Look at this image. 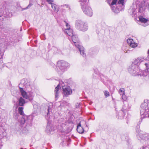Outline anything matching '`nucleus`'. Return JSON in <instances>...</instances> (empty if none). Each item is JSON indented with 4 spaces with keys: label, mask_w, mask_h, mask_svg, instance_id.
I'll return each instance as SVG.
<instances>
[{
    "label": "nucleus",
    "mask_w": 149,
    "mask_h": 149,
    "mask_svg": "<svg viewBox=\"0 0 149 149\" xmlns=\"http://www.w3.org/2000/svg\"><path fill=\"white\" fill-rule=\"evenodd\" d=\"M57 65L62 72L65 70L67 67H69L70 66L69 63L63 60H61L58 61Z\"/></svg>",
    "instance_id": "nucleus-5"
},
{
    "label": "nucleus",
    "mask_w": 149,
    "mask_h": 149,
    "mask_svg": "<svg viewBox=\"0 0 149 149\" xmlns=\"http://www.w3.org/2000/svg\"><path fill=\"white\" fill-rule=\"evenodd\" d=\"M54 131V129L52 125L48 122L46 127V132L48 134H53Z\"/></svg>",
    "instance_id": "nucleus-12"
},
{
    "label": "nucleus",
    "mask_w": 149,
    "mask_h": 149,
    "mask_svg": "<svg viewBox=\"0 0 149 149\" xmlns=\"http://www.w3.org/2000/svg\"><path fill=\"white\" fill-rule=\"evenodd\" d=\"M148 54L149 55V49H148Z\"/></svg>",
    "instance_id": "nucleus-39"
},
{
    "label": "nucleus",
    "mask_w": 149,
    "mask_h": 149,
    "mask_svg": "<svg viewBox=\"0 0 149 149\" xmlns=\"http://www.w3.org/2000/svg\"><path fill=\"white\" fill-rule=\"evenodd\" d=\"M19 122L21 125H23L25 124L26 126L28 127L30 126L31 124V121L28 119V116L26 115H23L19 120Z\"/></svg>",
    "instance_id": "nucleus-7"
},
{
    "label": "nucleus",
    "mask_w": 149,
    "mask_h": 149,
    "mask_svg": "<svg viewBox=\"0 0 149 149\" xmlns=\"http://www.w3.org/2000/svg\"><path fill=\"white\" fill-rule=\"evenodd\" d=\"M142 62L144 63L146 66V70L147 72H149V61L146 58L142 57H139L134 60L128 68V72L134 76L140 74V73L141 71L139 65Z\"/></svg>",
    "instance_id": "nucleus-1"
},
{
    "label": "nucleus",
    "mask_w": 149,
    "mask_h": 149,
    "mask_svg": "<svg viewBox=\"0 0 149 149\" xmlns=\"http://www.w3.org/2000/svg\"><path fill=\"white\" fill-rule=\"evenodd\" d=\"M30 127V126L28 127L26 126V125L23 128H22V129L21 130V132L24 134H27L28 132Z\"/></svg>",
    "instance_id": "nucleus-19"
},
{
    "label": "nucleus",
    "mask_w": 149,
    "mask_h": 149,
    "mask_svg": "<svg viewBox=\"0 0 149 149\" xmlns=\"http://www.w3.org/2000/svg\"><path fill=\"white\" fill-rule=\"evenodd\" d=\"M20 149H23V148H21Z\"/></svg>",
    "instance_id": "nucleus-41"
},
{
    "label": "nucleus",
    "mask_w": 149,
    "mask_h": 149,
    "mask_svg": "<svg viewBox=\"0 0 149 149\" xmlns=\"http://www.w3.org/2000/svg\"><path fill=\"white\" fill-rule=\"evenodd\" d=\"M46 1L49 3L51 4V5H52V4H53L52 3L54 1L53 0H46Z\"/></svg>",
    "instance_id": "nucleus-31"
},
{
    "label": "nucleus",
    "mask_w": 149,
    "mask_h": 149,
    "mask_svg": "<svg viewBox=\"0 0 149 149\" xmlns=\"http://www.w3.org/2000/svg\"><path fill=\"white\" fill-rule=\"evenodd\" d=\"M85 126H87L86 121L84 120L80 121L77 126V131L79 133H83L84 132V127Z\"/></svg>",
    "instance_id": "nucleus-9"
},
{
    "label": "nucleus",
    "mask_w": 149,
    "mask_h": 149,
    "mask_svg": "<svg viewBox=\"0 0 149 149\" xmlns=\"http://www.w3.org/2000/svg\"><path fill=\"white\" fill-rule=\"evenodd\" d=\"M104 95L106 97H108L109 96V92L106 91H104Z\"/></svg>",
    "instance_id": "nucleus-28"
},
{
    "label": "nucleus",
    "mask_w": 149,
    "mask_h": 149,
    "mask_svg": "<svg viewBox=\"0 0 149 149\" xmlns=\"http://www.w3.org/2000/svg\"><path fill=\"white\" fill-rule=\"evenodd\" d=\"M136 3L139 6V11L142 13L144 11L146 8V5L144 0H136Z\"/></svg>",
    "instance_id": "nucleus-6"
},
{
    "label": "nucleus",
    "mask_w": 149,
    "mask_h": 149,
    "mask_svg": "<svg viewBox=\"0 0 149 149\" xmlns=\"http://www.w3.org/2000/svg\"><path fill=\"white\" fill-rule=\"evenodd\" d=\"M130 52V50H125L124 51V52L125 53H129Z\"/></svg>",
    "instance_id": "nucleus-37"
},
{
    "label": "nucleus",
    "mask_w": 149,
    "mask_h": 149,
    "mask_svg": "<svg viewBox=\"0 0 149 149\" xmlns=\"http://www.w3.org/2000/svg\"><path fill=\"white\" fill-rule=\"evenodd\" d=\"M63 87V94L65 96H68L71 94L72 91L69 87H63V85H61Z\"/></svg>",
    "instance_id": "nucleus-11"
},
{
    "label": "nucleus",
    "mask_w": 149,
    "mask_h": 149,
    "mask_svg": "<svg viewBox=\"0 0 149 149\" xmlns=\"http://www.w3.org/2000/svg\"><path fill=\"white\" fill-rule=\"evenodd\" d=\"M72 39V41L74 44V45L76 44L78 45L79 44V42L77 36L76 35H72L71 36Z\"/></svg>",
    "instance_id": "nucleus-16"
},
{
    "label": "nucleus",
    "mask_w": 149,
    "mask_h": 149,
    "mask_svg": "<svg viewBox=\"0 0 149 149\" xmlns=\"http://www.w3.org/2000/svg\"><path fill=\"white\" fill-rule=\"evenodd\" d=\"M81 8L84 12L87 15L91 16L93 12L91 8L86 5L81 6Z\"/></svg>",
    "instance_id": "nucleus-8"
},
{
    "label": "nucleus",
    "mask_w": 149,
    "mask_h": 149,
    "mask_svg": "<svg viewBox=\"0 0 149 149\" xmlns=\"http://www.w3.org/2000/svg\"><path fill=\"white\" fill-rule=\"evenodd\" d=\"M26 9H25V8H22V10H26Z\"/></svg>",
    "instance_id": "nucleus-38"
},
{
    "label": "nucleus",
    "mask_w": 149,
    "mask_h": 149,
    "mask_svg": "<svg viewBox=\"0 0 149 149\" xmlns=\"http://www.w3.org/2000/svg\"><path fill=\"white\" fill-rule=\"evenodd\" d=\"M80 2L81 6L87 4V1L88 0H79Z\"/></svg>",
    "instance_id": "nucleus-21"
},
{
    "label": "nucleus",
    "mask_w": 149,
    "mask_h": 149,
    "mask_svg": "<svg viewBox=\"0 0 149 149\" xmlns=\"http://www.w3.org/2000/svg\"><path fill=\"white\" fill-rule=\"evenodd\" d=\"M65 32L69 36H72L73 34V30L71 29L66 28L65 30Z\"/></svg>",
    "instance_id": "nucleus-18"
},
{
    "label": "nucleus",
    "mask_w": 149,
    "mask_h": 149,
    "mask_svg": "<svg viewBox=\"0 0 149 149\" xmlns=\"http://www.w3.org/2000/svg\"><path fill=\"white\" fill-rule=\"evenodd\" d=\"M122 99L124 101H126L127 99V97L125 95V94L122 95Z\"/></svg>",
    "instance_id": "nucleus-27"
},
{
    "label": "nucleus",
    "mask_w": 149,
    "mask_h": 149,
    "mask_svg": "<svg viewBox=\"0 0 149 149\" xmlns=\"http://www.w3.org/2000/svg\"><path fill=\"white\" fill-rule=\"evenodd\" d=\"M52 7L54 11L57 12L58 11V9L57 8V6L54 3L52 4Z\"/></svg>",
    "instance_id": "nucleus-22"
},
{
    "label": "nucleus",
    "mask_w": 149,
    "mask_h": 149,
    "mask_svg": "<svg viewBox=\"0 0 149 149\" xmlns=\"http://www.w3.org/2000/svg\"><path fill=\"white\" fill-rule=\"evenodd\" d=\"M24 108L22 107H19L18 108V111L19 113L22 116L23 115H26L24 113L23 111Z\"/></svg>",
    "instance_id": "nucleus-20"
},
{
    "label": "nucleus",
    "mask_w": 149,
    "mask_h": 149,
    "mask_svg": "<svg viewBox=\"0 0 149 149\" xmlns=\"http://www.w3.org/2000/svg\"><path fill=\"white\" fill-rule=\"evenodd\" d=\"M51 107H48V109L47 110L48 111V113H47V114L49 113L50 111L51 110Z\"/></svg>",
    "instance_id": "nucleus-35"
},
{
    "label": "nucleus",
    "mask_w": 149,
    "mask_h": 149,
    "mask_svg": "<svg viewBox=\"0 0 149 149\" xmlns=\"http://www.w3.org/2000/svg\"><path fill=\"white\" fill-rule=\"evenodd\" d=\"M136 136L139 140H141L142 139H143L146 140L148 139V134H141L140 132V131L139 130V129H136Z\"/></svg>",
    "instance_id": "nucleus-10"
},
{
    "label": "nucleus",
    "mask_w": 149,
    "mask_h": 149,
    "mask_svg": "<svg viewBox=\"0 0 149 149\" xmlns=\"http://www.w3.org/2000/svg\"><path fill=\"white\" fill-rule=\"evenodd\" d=\"M64 8H66L67 10L70 11L71 10V9L70 6L68 5L65 4L63 6Z\"/></svg>",
    "instance_id": "nucleus-25"
},
{
    "label": "nucleus",
    "mask_w": 149,
    "mask_h": 149,
    "mask_svg": "<svg viewBox=\"0 0 149 149\" xmlns=\"http://www.w3.org/2000/svg\"><path fill=\"white\" fill-rule=\"evenodd\" d=\"M18 104L20 106H23L24 104L26 103L25 100L22 97H20L18 99Z\"/></svg>",
    "instance_id": "nucleus-17"
},
{
    "label": "nucleus",
    "mask_w": 149,
    "mask_h": 149,
    "mask_svg": "<svg viewBox=\"0 0 149 149\" xmlns=\"http://www.w3.org/2000/svg\"><path fill=\"white\" fill-rule=\"evenodd\" d=\"M124 0H119L118 3V4H121L122 5H123Z\"/></svg>",
    "instance_id": "nucleus-29"
},
{
    "label": "nucleus",
    "mask_w": 149,
    "mask_h": 149,
    "mask_svg": "<svg viewBox=\"0 0 149 149\" xmlns=\"http://www.w3.org/2000/svg\"><path fill=\"white\" fill-rule=\"evenodd\" d=\"M26 82V80L25 79H22L20 83L19 84V86L20 87V86L21 84H23L25 86H27L26 85V84H25ZM19 88L20 89V92L21 95L24 98L29 100L30 101H31L33 100L34 96L33 95V93L29 92L28 93H27L23 90L22 88L19 87Z\"/></svg>",
    "instance_id": "nucleus-3"
},
{
    "label": "nucleus",
    "mask_w": 149,
    "mask_h": 149,
    "mask_svg": "<svg viewBox=\"0 0 149 149\" xmlns=\"http://www.w3.org/2000/svg\"><path fill=\"white\" fill-rule=\"evenodd\" d=\"M141 118V120L146 117L149 112V100H145L142 103L140 108Z\"/></svg>",
    "instance_id": "nucleus-2"
},
{
    "label": "nucleus",
    "mask_w": 149,
    "mask_h": 149,
    "mask_svg": "<svg viewBox=\"0 0 149 149\" xmlns=\"http://www.w3.org/2000/svg\"><path fill=\"white\" fill-rule=\"evenodd\" d=\"M119 93L120 95H122L125 94V90L123 88H121L119 90Z\"/></svg>",
    "instance_id": "nucleus-24"
},
{
    "label": "nucleus",
    "mask_w": 149,
    "mask_h": 149,
    "mask_svg": "<svg viewBox=\"0 0 149 149\" xmlns=\"http://www.w3.org/2000/svg\"><path fill=\"white\" fill-rule=\"evenodd\" d=\"M32 5V4L31 3H30L29 5H28V6L25 8V9H27L28 8H29V7H31V6Z\"/></svg>",
    "instance_id": "nucleus-34"
},
{
    "label": "nucleus",
    "mask_w": 149,
    "mask_h": 149,
    "mask_svg": "<svg viewBox=\"0 0 149 149\" xmlns=\"http://www.w3.org/2000/svg\"><path fill=\"white\" fill-rule=\"evenodd\" d=\"M137 46V44L135 43L133 41L131 44H130L129 46L132 48H135Z\"/></svg>",
    "instance_id": "nucleus-23"
},
{
    "label": "nucleus",
    "mask_w": 149,
    "mask_h": 149,
    "mask_svg": "<svg viewBox=\"0 0 149 149\" xmlns=\"http://www.w3.org/2000/svg\"><path fill=\"white\" fill-rule=\"evenodd\" d=\"M66 125V123H62L61 125V127H64Z\"/></svg>",
    "instance_id": "nucleus-36"
},
{
    "label": "nucleus",
    "mask_w": 149,
    "mask_h": 149,
    "mask_svg": "<svg viewBox=\"0 0 149 149\" xmlns=\"http://www.w3.org/2000/svg\"><path fill=\"white\" fill-rule=\"evenodd\" d=\"M60 84L61 83L59 82V84L58 85L57 87H56L55 89L54 92L56 98L58 96L60 92Z\"/></svg>",
    "instance_id": "nucleus-15"
},
{
    "label": "nucleus",
    "mask_w": 149,
    "mask_h": 149,
    "mask_svg": "<svg viewBox=\"0 0 149 149\" xmlns=\"http://www.w3.org/2000/svg\"><path fill=\"white\" fill-rule=\"evenodd\" d=\"M75 46L79 49L81 55L83 57H85L86 55L85 53L84 48L79 44H78V45L75 44Z\"/></svg>",
    "instance_id": "nucleus-13"
},
{
    "label": "nucleus",
    "mask_w": 149,
    "mask_h": 149,
    "mask_svg": "<svg viewBox=\"0 0 149 149\" xmlns=\"http://www.w3.org/2000/svg\"><path fill=\"white\" fill-rule=\"evenodd\" d=\"M75 26L78 29L83 31H86L88 29V26L87 24L81 20L76 21Z\"/></svg>",
    "instance_id": "nucleus-4"
},
{
    "label": "nucleus",
    "mask_w": 149,
    "mask_h": 149,
    "mask_svg": "<svg viewBox=\"0 0 149 149\" xmlns=\"http://www.w3.org/2000/svg\"><path fill=\"white\" fill-rule=\"evenodd\" d=\"M66 23V26L67 27L66 28L70 29V25L69 24L67 23L66 22H65Z\"/></svg>",
    "instance_id": "nucleus-33"
},
{
    "label": "nucleus",
    "mask_w": 149,
    "mask_h": 149,
    "mask_svg": "<svg viewBox=\"0 0 149 149\" xmlns=\"http://www.w3.org/2000/svg\"><path fill=\"white\" fill-rule=\"evenodd\" d=\"M113 11L115 12V13H118V12H116L115 11H114V10H113Z\"/></svg>",
    "instance_id": "nucleus-40"
},
{
    "label": "nucleus",
    "mask_w": 149,
    "mask_h": 149,
    "mask_svg": "<svg viewBox=\"0 0 149 149\" xmlns=\"http://www.w3.org/2000/svg\"><path fill=\"white\" fill-rule=\"evenodd\" d=\"M139 20L142 23H143L145 24L144 25H143L144 26H148L149 24L148 23V22L149 21V20L146 19V18L143 17L142 16H139Z\"/></svg>",
    "instance_id": "nucleus-14"
},
{
    "label": "nucleus",
    "mask_w": 149,
    "mask_h": 149,
    "mask_svg": "<svg viewBox=\"0 0 149 149\" xmlns=\"http://www.w3.org/2000/svg\"><path fill=\"white\" fill-rule=\"evenodd\" d=\"M117 1V0H113L111 4V6H113V5L116 4Z\"/></svg>",
    "instance_id": "nucleus-30"
},
{
    "label": "nucleus",
    "mask_w": 149,
    "mask_h": 149,
    "mask_svg": "<svg viewBox=\"0 0 149 149\" xmlns=\"http://www.w3.org/2000/svg\"><path fill=\"white\" fill-rule=\"evenodd\" d=\"M139 149H149V148L145 146H143L141 147Z\"/></svg>",
    "instance_id": "nucleus-32"
},
{
    "label": "nucleus",
    "mask_w": 149,
    "mask_h": 149,
    "mask_svg": "<svg viewBox=\"0 0 149 149\" xmlns=\"http://www.w3.org/2000/svg\"><path fill=\"white\" fill-rule=\"evenodd\" d=\"M134 40L132 39H129L127 40V42L128 44V45H130V44H131Z\"/></svg>",
    "instance_id": "nucleus-26"
}]
</instances>
